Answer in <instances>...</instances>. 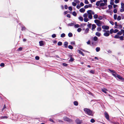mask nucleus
<instances>
[{"mask_svg":"<svg viewBox=\"0 0 124 124\" xmlns=\"http://www.w3.org/2000/svg\"><path fill=\"white\" fill-rule=\"evenodd\" d=\"M114 32L113 29L112 28L111 29L110 31V33L111 34H112Z\"/></svg>","mask_w":124,"mask_h":124,"instance_id":"nucleus-34","label":"nucleus"},{"mask_svg":"<svg viewBox=\"0 0 124 124\" xmlns=\"http://www.w3.org/2000/svg\"><path fill=\"white\" fill-rule=\"evenodd\" d=\"M79 53L80 54H81L83 56H84V53L80 51H79Z\"/></svg>","mask_w":124,"mask_h":124,"instance_id":"nucleus-46","label":"nucleus"},{"mask_svg":"<svg viewBox=\"0 0 124 124\" xmlns=\"http://www.w3.org/2000/svg\"><path fill=\"white\" fill-rule=\"evenodd\" d=\"M113 12L114 13H116L117 12V10L116 9H115L113 10Z\"/></svg>","mask_w":124,"mask_h":124,"instance_id":"nucleus-63","label":"nucleus"},{"mask_svg":"<svg viewBox=\"0 0 124 124\" xmlns=\"http://www.w3.org/2000/svg\"><path fill=\"white\" fill-rule=\"evenodd\" d=\"M68 47L70 49H73V47L71 45H69L68 46Z\"/></svg>","mask_w":124,"mask_h":124,"instance_id":"nucleus-31","label":"nucleus"},{"mask_svg":"<svg viewBox=\"0 0 124 124\" xmlns=\"http://www.w3.org/2000/svg\"><path fill=\"white\" fill-rule=\"evenodd\" d=\"M68 36L69 37H71L73 36V34L72 33L70 32L68 34Z\"/></svg>","mask_w":124,"mask_h":124,"instance_id":"nucleus-23","label":"nucleus"},{"mask_svg":"<svg viewBox=\"0 0 124 124\" xmlns=\"http://www.w3.org/2000/svg\"><path fill=\"white\" fill-rule=\"evenodd\" d=\"M95 35L99 37L101 36V33L98 32H97L95 33Z\"/></svg>","mask_w":124,"mask_h":124,"instance_id":"nucleus-14","label":"nucleus"},{"mask_svg":"<svg viewBox=\"0 0 124 124\" xmlns=\"http://www.w3.org/2000/svg\"><path fill=\"white\" fill-rule=\"evenodd\" d=\"M106 4H104V3H100V7H103V6H106Z\"/></svg>","mask_w":124,"mask_h":124,"instance_id":"nucleus-17","label":"nucleus"},{"mask_svg":"<svg viewBox=\"0 0 124 124\" xmlns=\"http://www.w3.org/2000/svg\"><path fill=\"white\" fill-rule=\"evenodd\" d=\"M121 8H124V3H121Z\"/></svg>","mask_w":124,"mask_h":124,"instance_id":"nucleus-40","label":"nucleus"},{"mask_svg":"<svg viewBox=\"0 0 124 124\" xmlns=\"http://www.w3.org/2000/svg\"><path fill=\"white\" fill-rule=\"evenodd\" d=\"M39 45L40 46H42L44 45L42 41H39Z\"/></svg>","mask_w":124,"mask_h":124,"instance_id":"nucleus-18","label":"nucleus"},{"mask_svg":"<svg viewBox=\"0 0 124 124\" xmlns=\"http://www.w3.org/2000/svg\"><path fill=\"white\" fill-rule=\"evenodd\" d=\"M100 3L99 1H97L96 3V5L97 6H99L100 5Z\"/></svg>","mask_w":124,"mask_h":124,"instance_id":"nucleus-33","label":"nucleus"},{"mask_svg":"<svg viewBox=\"0 0 124 124\" xmlns=\"http://www.w3.org/2000/svg\"><path fill=\"white\" fill-rule=\"evenodd\" d=\"M98 16L96 14H95L94 15L93 17L95 19H96L98 18Z\"/></svg>","mask_w":124,"mask_h":124,"instance_id":"nucleus-21","label":"nucleus"},{"mask_svg":"<svg viewBox=\"0 0 124 124\" xmlns=\"http://www.w3.org/2000/svg\"><path fill=\"white\" fill-rule=\"evenodd\" d=\"M83 16L84 17H85V18H87V14L86 13L84 14L83 15Z\"/></svg>","mask_w":124,"mask_h":124,"instance_id":"nucleus-37","label":"nucleus"},{"mask_svg":"<svg viewBox=\"0 0 124 124\" xmlns=\"http://www.w3.org/2000/svg\"><path fill=\"white\" fill-rule=\"evenodd\" d=\"M119 38H120V39L121 40H124V37L123 36H121L120 37L119 36Z\"/></svg>","mask_w":124,"mask_h":124,"instance_id":"nucleus-28","label":"nucleus"},{"mask_svg":"<svg viewBox=\"0 0 124 124\" xmlns=\"http://www.w3.org/2000/svg\"><path fill=\"white\" fill-rule=\"evenodd\" d=\"M68 43L67 42H65L64 43V46L65 48H67L68 47Z\"/></svg>","mask_w":124,"mask_h":124,"instance_id":"nucleus-12","label":"nucleus"},{"mask_svg":"<svg viewBox=\"0 0 124 124\" xmlns=\"http://www.w3.org/2000/svg\"><path fill=\"white\" fill-rule=\"evenodd\" d=\"M120 11L121 12H122L124 11V8H122L120 10Z\"/></svg>","mask_w":124,"mask_h":124,"instance_id":"nucleus-61","label":"nucleus"},{"mask_svg":"<svg viewBox=\"0 0 124 124\" xmlns=\"http://www.w3.org/2000/svg\"><path fill=\"white\" fill-rule=\"evenodd\" d=\"M105 91H107V89H106L105 88L104 89H102V91L104 93H106L107 92Z\"/></svg>","mask_w":124,"mask_h":124,"instance_id":"nucleus-24","label":"nucleus"},{"mask_svg":"<svg viewBox=\"0 0 124 124\" xmlns=\"http://www.w3.org/2000/svg\"><path fill=\"white\" fill-rule=\"evenodd\" d=\"M72 5L73 6H76L77 4L76 3H75L74 2H72Z\"/></svg>","mask_w":124,"mask_h":124,"instance_id":"nucleus-64","label":"nucleus"},{"mask_svg":"<svg viewBox=\"0 0 124 124\" xmlns=\"http://www.w3.org/2000/svg\"><path fill=\"white\" fill-rule=\"evenodd\" d=\"M56 36V35L55 34H53L52 35V37L53 38H55Z\"/></svg>","mask_w":124,"mask_h":124,"instance_id":"nucleus-54","label":"nucleus"},{"mask_svg":"<svg viewBox=\"0 0 124 124\" xmlns=\"http://www.w3.org/2000/svg\"><path fill=\"white\" fill-rule=\"evenodd\" d=\"M62 42L60 41H59L57 43V45H58L59 46H61L62 45Z\"/></svg>","mask_w":124,"mask_h":124,"instance_id":"nucleus-29","label":"nucleus"},{"mask_svg":"<svg viewBox=\"0 0 124 124\" xmlns=\"http://www.w3.org/2000/svg\"><path fill=\"white\" fill-rule=\"evenodd\" d=\"M102 28L104 29L108 30L109 29V27L107 25H103L102 26Z\"/></svg>","mask_w":124,"mask_h":124,"instance_id":"nucleus-6","label":"nucleus"},{"mask_svg":"<svg viewBox=\"0 0 124 124\" xmlns=\"http://www.w3.org/2000/svg\"><path fill=\"white\" fill-rule=\"evenodd\" d=\"M72 15L74 16H76L77 15V13H76L75 11L73 12H72Z\"/></svg>","mask_w":124,"mask_h":124,"instance_id":"nucleus-30","label":"nucleus"},{"mask_svg":"<svg viewBox=\"0 0 124 124\" xmlns=\"http://www.w3.org/2000/svg\"><path fill=\"white\" fill-rule=\"evenodd\" d=\"M112 75L116 78H117L121 80L122 81H124V79L119 75H118L116 73H112Z\"/></svg>","mask_w":124,"mask_h":124,"instance_id":"nucleus-3","label":"nucleus"},{"mask_svg":"<svg viewBox=\"0 0 124 124\" xmlns=\"http://www.w3.org/2000/svg\"><path fill=\"white\" fill-rule=\"evenodd\" d=\"M114 38L115 39H118L119 38V36H118L117 35H116L115 36Z\"/></svg>","mask_w":124,"mask_h":124,"instance_id":"nucleus-56","label":"nucleus"},{"mask_svg":"<svg viewBox=\"0 0 124 124\" xmlns=\"http://www.w3.org/2000/svg\"><path fill=\"white\" fill-rule=\"evenodd\" d=\"M81 26L83 27H84V26L86 25L85 23H83L81 24Z\"/></svg>","mask_w":124,"mask_h":124,"instance_id":"nucleus-49","label":"nucleus"},{"mask_svg":"<svg viewBox=\"0 0 124 124\" xmlns=\"http://www.w3.org/2000/svg\"><path fill=\"white\" fill-rule=\"evenodd\" d=\"M76 123L77 124H81V122L78 119H77L75 120Z\"/></svg>","mask_w":124,"mask_h":124,"instance_id":"nucleus-8","label":"nucleus"},{"mask_svg":"<svg viewBox=\"0 0 124 124\" xmlns=\"http://www.w3.org/2000/svg\"><path fill=\"white\" fill-rule=\"evenodd\" d=\"M84 21L85 22H87L89 20L87 18H84Z\"/></svg>","mask_w":124,"mask_h":124,"instance_id":"nucleus-27","label":"nucleus"},{"mask_svg":"<svg viewBox=\"0 0 124 124\" xmlns=\"http://www.w3.org/2000/svg\"><path fill=\"white\" fill-rule=\"evenodd\" d=\"M22 31L24 30L25 29V27L24 26H22Z\"/></svg>","mask_w":124,"mask_h":124,"instance_id":"nucleus-50","label":"nucleus"},{"mask_svg":"<svg viewBox=\"0 0 124 124\" xmlns=\"http://www.w3.org/2000/svg\"><path fill=\"white\" fill-rule=\"evenodd\" d=\"M118 30L117 29H115L114 31V33H115L118 32Z\"/></svg>","mask_w":124,"mask_h":124,"instance_id":"nucleus-52","label":"nucleus"},{"mask_svg":"<svg viewBox=\"0 0 124 124\" xmlns=\"http://www.w3.org/2000/svg\"><path fill=\"white\" fill-rule=\"evenodd\" d=\"M92 5L91 4H89L88 5H86L84 7V8L85 9L87 8H90L92 7Z\"/></svg>","mask_w":124,"mask_h":124,"instance_id":"nucleus-10","label":"nucleus"},{"mask_svg":"<svg viewBox=\"0 0 124 124\" xmlns=\"http://www.w3.org/2000/svg\"><path fill=\"white\" fill-rule=\"evenodd\" d=\"M65 36V34L64 33H63L61 35V37L62 38H63Z\"/></svg>","mask_w":124,"mask_h":124,"instance_id":"nucleus-35","label":"nucleus"},{"mask_svg":"<svg viewBox=\"0 0 124 124\" xmlns=\"http://www.w3.org/2000/svg\"><path fill=\"white\" fill-rule=\"evenodd\" d=\"M100 49V47H97L96 48V50L97 52H99Z\"/></svg>","mask_w":124,"mask_h":124,"instance_id":"nucleus-22","label":"nucleus"},{"mask_svg":"<svg viewBox=\"0 0 124 124\" xmlns=\"http://www.w3.org/2000/svg\"><path fill=\"white\" fill-rule=\"evenodd\" d=\"M105 116L106 118L109 121L110 119L109 118V116L108 114L106 112H105Z\"/></svg>","mask_w":124,"mask_h":124,"instance_id":"nucleus-5","label":"nucleus"},{"mask_svg":"<svg viewBox=\"0 0 124 124\" xmlns=\"http://www.w3.org/2000/svg\"><path fill=\"white\" fill-rule=\"evenodd\" d=\"M70 11H71L72 10V8L70 6L68 7Z\"/></svg>","mask_w":124,"mask_h":124,"instance_id":"nucleus-51","label":"nucleus"},{"mask_svg":"<svg viewBox=\"0 0 124 124\" xmlns=\"http://www.w3.org/2000/svg\"><path fill=\"white\" fill-rule=\"evenodd\" d=\"M108 70L112 73H115V71L114 70H112L110 69H109Z\"/></svg>","mask_w":124,"mask_h":124,"instance_id":"nucleus-43","label":"nucleus"},{"mask_svg":"<svg viewBox=\"0 0 124 124\" xmlns=\"http://www.w3.org/2000/svg\"><path fill=\"white\" fill-rule=\"evenodd\" d=\"M117 15L116 14H114V18L115 20H116L117 19Z\"/></svg>","mask_w":124,"mask_h":124,"instance_id":"nucleus-42","label":"nucleus"},{"mask_svg":"<svg viewBox=\"0 0 124 124\" xmlns=\"http://www.w3.org/2000/svg\"><path fill=\"white\" fill-rule=\"evenodd\" d=\"M78 19L81 21H83V18L82 16H79L78 17Z\"/></svg>","mask_w":124,"mask_h":124,"instance_id":"nucleus-19","label":"nucleus"},{"mask_svg":"<svg viewBox=\"0 0 124 124\" xmlns=\"http://www.w3.org/2000/svg\"><path fill=\"white\" fill-rule=\"evenodd\" d=\"M82 29L80 28H78L77 30V31L78 32H80L81 31Z\"/></svg>","mask_w":124,"mask_h":124,"instance_id":"nucleus-45","label":"nucleus"},{"mask_svg":"<svg viewBox=\"0 0 124 124\" xmlns=\"http://www.w3.org/2000/svg\"><path fill=\"white\" fill-rule=\"evenodd\" d=\"M74 1L78 4L80 3V1L78 0H74Z\"/></svg>","mask_w":124,"mask_h":124,"instance_id":"nucleus-48","label":"nucleus"},{"mask_svg":"<svg viewBox=\"0 0 124 124\" xmlns=\"http://www.w3.org/2000/svg\"><path fill=\"white\" fill-rule=\"evenodd\" d=\"M108 7L109 9L112 8V6L110 5H109L108 6Z\"/></svg>","mask_w":124,"mask_h":124,"instance_id":"nucleus-59","label":"nucleus"},{"mask_svg":"<svg viewBox=\"0 0 124 124\" xmlns=\"http://www.w3.org/2000/svg\"><path fill=\"white\" fill-rule=\"evenodd\" d=\"M70 44L72 45H75V42L74 41L71 42H70Z\"/></svg>","mask_w":124,"mask_h":124,"instance_id":"nucleus-38","label":"nucleus"},{"mask_svg":"<svg viewBox=\"0 0 124 124\" xmlns=\"http://www.w3.org/2000/svg\"><path fill=\"white\" fill-rule=\"evenodd\" d=\"M84 110L85 112V113L87 114L88 115L92 116L93 114H92V111L89 109L85 108L84 109Z\"/></svg>","mask_w":124,"mask_h":124,"instance_id":"nucleus-2","label":"nucleus"},{"mask_svg":"<svg viewBox=\"0 0 124 124\" xmlns=\"http://www.w3.org/2000/svg\"><path fill=\"white\" fill-rule=\"evenodd\" d=\"M94 22L98 26L100 27L101 25V23H100L101 21L100 20L97 19H95L94 20Z\"/></svg>","mask_w":124,"mask_h":124,"instance_id":"nucleus-4","label":"nucleus"},{"mask_svg":"<svg viewBox=\"0 0 124 124\" xmlns=\"http://www.w3.org/2000/svg\"><path fill=\"white\" fill-rule=\"evenodd\" d=\"M119 0H115V2L116 4H117L119 2Z\"/></svg>","mask_w":124,"mask_h":124,"instance_id":"nucleus-55","label":"nucleus"},{"mask_svg":"<svg viewBox=\"0 0 124 124\" xmlns=\"http://www.w3.org/2000/svg\"><path fill=\"white\" fill-rule=\"evenodd\" d=\"M93 39L94 41H97L98 40V38L96 36H95L93 37Z\"/></svg>","mask_w":124,"mask_h":124,"instance_id":"nucleus-16","label":"nucleus"},{"mask_svg":"<svg viewBox=\"0 0 124 124\" xmlns=\"http://www.w3.org/2000/svg\"><path fill=\"white\" fill-rule=\"evenodd\" d=\"M85 11V9L83 8H82L80 9L79 10V11L81 13H83Z\"/></svg>","mask_w":124,"mask_h":124,"instance_id":"nucleus-13","label":"nucleus"},{"mask_svg":"<svg viewBox=\"0 0 124 124\" xmlns=\"http://www.w3.org/2000/svg\"><path fill=\"white\" fill-rule=\"evenodd\" d=\"M89 29L88 28H86L85 30L84 33L85 34H86L89 32Z\"/></svg>","mask_w":124,"mask_h":124,"instance_id":"nucleus-11","label":"nucleus"},{"mask_svg":"<svg viewBox=\"0 0 124 124\" xmlns=\"http://www.w3.org/2000/svg\"><path fill=\"white\" fill-rule=\"evenodd\" d=\"M77 8L78 9H79L80 8V6L79 4H78V5H77Z\"/></svg>","mask_w":124,"mask_h":124,"instance_id":"nucleus-57","label":"nucleus"},{"mask_svg":"<svg viewBox=\"0 0 124 124\" xmlns=\"http://www.w3.org/2000/svg\"><path fill=\"white\" fill-rule=\"evenodd\" d=\"M90 72L91 73L93 74L94 73L95 71H94L93 70H91L90 71Z\"/></svg>","mask_w":124,"mask_h":124,"instance_id":"nucleus-62","label":"nucleus"},{"mask_svg":"<svg viewBox=\"0 0 124 124\" xmlns=\"http://www.w3.org/2000/svg\"><path fill=\"white\" fill-rule=\"evenodd\" d=\"M101 27H98L97 28V31H101Z\"/></svg>","mask_w":124,"mask_h":124,"instance_id":"nucleus-32","label":"nucleus"},{"mask_svg":"<svg viewBox=\"0 0 124 124\" xmlns=\"http://www.w3.org/2000/svg\"><path fill=\"white\" fill-rule=\"evenodd\" d=\"M117 34L119 35H121L122 34V32L121 31H119L117 33Z\"/></svg>","mask_w":124,"mask_h":124,"instance_id":"nucleus-58","label":"nucleus"},{"mask_svg":"<svg viewBox=\"0 0 124 124\" xmlns=\"http://www.w3.org/2000/svg\"><path fill=\"white\" fill-rule=\"evenodd\" d=\"M63 119L65 121H69L70 120V119L66 117H63Z\"/></svg>","mask_w":124,"mask_h":124,"instance_id":"nucleus-15","label":"nucleus"},{"mask_svg":"<svg viewBox=\"0 0 124 124\" xmlns=\"http://www.w3.org/2000/svg\"><path fill=\"white\" fill-rule=\"evenodd\" d=\"M109 23L111 24L112 25H113L114 24V23L112 21H109Z\"/></svg>","mask_w":124,"mask_h":124,"instance_id":"nucleus-60","label":"nucleus"},{"mask_svg":"<svg viewBox=\"0 0 124 124\" xmlns=\"http://www.w3.org/2000/svg\"><path fill=\"white\" fill-rule=\"evenodd\" d=\"M74 105L75 106H77L78 104V102L77 101H75L74 102Z\"/></svg>","mask_w":124,"mask_h":124,"instance_id":"nucleus-25","label":"nucleus"},{"mask_svg":"<svg viewBox=\"0 0 124 124\" xmlns=\"http://www.w3.org/2000/svg\"><path fill=\"white\" fill-rule=\"evenodd\" d=\"M121 17L120 16H118L117 18V20L118 21H119L121 20Z\"/></svg>","mask_w":124,"mask_h":124,"instance_id":"nucleus-39","label":"nucleus"},{"mask_svg":"<svg viewBox=\"0 0 124 124\" xmlns=\"http://www.w3.org/2000/svg\"><path fill=\"white\" fill-rule=\"evenodd\" d=\"M35 59L36 60H39V56H36L35 57Z\"/></svg>","mask_w":124,"mask_h":124,"instance_id":"nucleus-47","label":"nucleus"},{"mask_svg":"<svg viewBox=\"0 0 124 124\" xmlns=\"http://www.w3.org/2000/svg\"><path fill=\"white\" fill-rule=\"evenodd\" d=\"M87 13L88 15V18L90 19H92L93 18L92 15H94V12L91 10H89L87 11Z\"/></svg>","mask_w":124,"mask_h":124,"instance_id":"nucleus-1","label":"nucleus"},{"mask_svg":"<svg viewBox=\"0 0 124 124\" xmlns=\"http://www.w3.org/2000/svg\"><path fill=\"white\" fill-rule=\"evenodd\" d=\"M92 28L91 30L93 31H94L95 29L96 28V26L95 24H93L92 25Z\"/></svg>","mask_w":124,"mask_h":124,"instance_id":"nucleus-9","label":"nucleus"},{"mask_svg":"<svg viewBox=\"0 0 124 124\" xmlns=\"http://www.w3.org/2000/svg\"><path fill=\"white\" fill-rule=\"evenodd\" d=\"M109 31H107L106 32L104 33L103 35L106 37L108 36L109 35Z\"/></svg>","mask_w":124,"mask_h":124,"instance_id":"nucleus-7","label":"nucleus"},{"mask_svg":"<svg viewBox=\"0 0 124 124\" xmlns=\"http://www.w3.org/2000/svg\"><path fill=\"white\" fill-rule=\"evenodd\" d=\"M74 23H69L67 24V25L68 26H72L74 25Z\"/></svg>","mask_w":124,"mask_h":124,"instance_id":"nucleus-20","label":"nucleus"},{"mask_svg":"<svg viewBox=\"0 0 124 124\" xmlns=\"http://www.w3.org/2000/svg\"><path fill=\"white\" fill-rule=\"evenodd\" d=\"M92 25V24L91 23H89L87 25V27L89 28H90L91 27V25Z\"/></svg>","mask_w":124,"mask_h":124,"instance_id":"nucleus-41","label":"nucleus"},{"mask_svg":"<svg viewBox=\"0 0 124 124\" xmlns=\"http://www.w3.org/2000/svg\"><path fill=\"white\" fill-rule=\"evenodd\" d=\"M95 121V120L93 119H92L90 120V122L92 123H93Z\"/></svg>","mask_w":124,"mask_h":124,"instance_id":"nucleus-44","label":"nucleus"},{"mask_svg":"<svg viewBox=\"0 0 124 124\" xmlns=\"http://www.w3.org/2000/svg\"><path fill=\"white\" fill-rule=\"evenodd\" d=\"M74 59L71 56V57L70 58V59L69 60V61L71 62H72L74 60Z\"/></svg>","mask_w":124,"mask_h":124,"instance_id":"nucleus-26","label":"nucleus"},{"mask_svg":"<svg viewBox=\"0 0 124 124\" xmlns=\"http://www.w3.org/2000/svg\"><path fill=\"white\" fill-rule=\"evenodd\" d=\"M80 26L78 24H76L74 25V27L75 28H78Z\"/></svg>","mask_w":124,"mask_h":124,"instance_id":"nucleus-36","label":"nucleus"},{"mask_svg":"<svg viewBox=\"0 0 124 124\" xmlns=\"http://www.w3.org/2000/svg\"><path fill=\"white\" fill-rule=\"evenodd\" d=\"M5 65V64L3 63H1L0 65V66L1 67H4Z\"/></svg>","mask_w":124,"mask_h":124,"instance_id":"nucleus-53","label":"nucleus"}]
</instances>
